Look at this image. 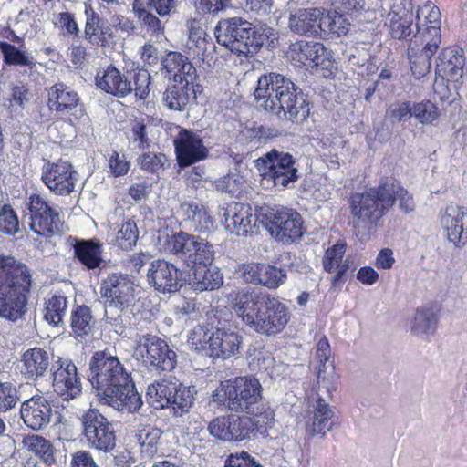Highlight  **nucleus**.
<instances>
[{
    "label": "nucleus",
    "instance_id": "nucleus-1",
    "mask_svg": "<svg viewBox=\"0 0 467 467\" xmlns=\"http://www.w3.org/2000/svg\"><path fill=\"white\" fill-rule=\"evenodd\" d=\"M236 316L257 333L274 336L287 325L290 314L278 298L255 291L233 292L228 295Z\"/></svg>",
    "mask_w": 467,
    "mask_h": 467
},
{
    "label": "nucleus",
    "instance_id": "nucleus-2",
    "mask_svg": "<svg viewBox=\"0 0 467 467\" xmlns=\"http://www.w3.org/2000/svg\"><path fill=\"white\" fill-rule=\"evenodd\" d=\"M254 99L259 107L292 122L306 119L310 108L303 91L285 76L269 73L257 80Z\"/></svg>",
    "mask_w": 467,
    "mask_h": 467
},
{
    "label": "nucleus",
    "instance_id": "nucleus-3",
    "mask_svg": "<svg viewBox=\"0 0 467 467\" xmlns=\"http://www.w3.org/2000/svg\"><path fill=\"white\" fill-rule=\"evenodd\" d=\"M32 275L13 257L0 256V317L16 321L26 312Z\"/></svg>",
    "mask_w": 467,
    "mask_h": 467
},
{
    "label": "nucleus",
    "instance_id": "nucleus-4",
    "mask_svg": "<svg viewBox=\"0 0 467 467\" xmlns=\"http://www.w3.org/2000/svg\"><path fill=\"white\" fill-rule=\"evenodd\" d=\"M261 34L252 23L242 17L221 19L214 28L217 42L238 56H249L257 53L265 41V36L275 37L271 28Z\"/></svg>",
    "mask_w": 467,
    "mask_h": 467
},
{
    "label": "nucleus",
    "instance_id": "nucleus-5",
    "mask_svg": "<svg viewBox=\"0 0 467 467\" xmlns=\"http://www.w3.org/2000/svg\"><path fill=\"white\" fill-rule=\"evenodd\" d=\"M262 392V385L255 377H236L222 383L213 399L231 411L254 413L263 398Z\"/></svg>",
    "mask_w": 467,
    "mask_h": 467
},
{
    "label": "nucleus",
    "instance_id": "nucleus-6",
    "mask_svg": "<svg viewBox=\"0 0 467 467\" xmlns=\"http://www.w3.org/2000/svg\"><path fill=\"white\" fill-rule=\"evenodd\" d=\"M218 319L215 331H210L202 326L195 327L189 335V343L198 351L215 358L226 359L239 352L242 337L231 328L221 326ZM212 327L214 321L211 322Z\"/></svg>",
    "mask_w": 467,
    "mask_h": 467
},
{
    "label": "nucleus",
    "instance_id": "nucleus-7",
    "mask_svg": "<svg viewBox=\"0 0 467 467\" xmlns=\"http://www.w3.org/2000/svg\"><path fill=\"white\" fill-rule=\"evenodd\" d=\"M119 359L107 351H96L89 361L88 381L99 398L116 386L130 379Z\"/></svg>",
    "mask_w": 467,
    "mask_h": 467
},
{
    "label": "nucleus",
    "instance_id": "nucleus-8",
    "mask_svg": "<svg viewBox=\"0 0 467 467\" xmlns=\"http://www.w3.org/2000/svg\"><path fill=\"white\" fill-rule=\"evenodd\" d=\"M260 215L268 233L276 241L290 244L304 234L303 219L296 210L284 207L262 208Z\"/></svg>",
    "mask_w": 467,
    "mask_h": 467
},
{
    "label": "nucleus",
    "instance_id": "nucleus-9",
    "mask_svg": "<svg viewBox=\"0 0 467 467\" xmlns=\"http://www.w3.org/2000/svg\"><path fill=\"white\" fill-rule=\"evenodd\" d=\"M135 285L133 281L121 273H110L102 279L100 284V296L104 299L105 317L113 324L120 321V315L109 317L113 309L123 312L135 302Z\"/></svg>",
    "mask_w": 467,
    "mask_h": 467
},
{
    "label": "nucleus",
    "instance_id": "nucleus-10",
    "mask_svg": "<svg viewBox=\"0 0 467 467\" xmlns=\"http://www.w3.org/2000/svg\"><path fill=\"white\" fill-rule=\"evenodd\" d=\"M385 193V184L369 188L350 198L351 213L358 223L370 225L379 221L390 209V199Z\"/></svg>",
    "mask_w": 467,
    "mask_h": 467
},
{
    "label": "nucleus",
    "instance_id": "nucleus-11",
    "mask_svg": "<svg viewBox=\"0 0 467 467\" xmlns=\"http://www.w3.org/2000/svg\"><path fill=\"white\" fill-rule=\"evenodd\" d=\"M26 212L23 221L31 231L42 237H49L60 231L58 209L50 205L40 195L33 194L26 201Z\"/></svg>",
    "mask_w": 467,
    "mask_h": 467
},
{
    "label": "nucleus",
    "instance_id": "nucleus-12",
    "mask_svg": "<svg viewBox=\"0 0 467 467\" xmlns=\"http://www.w3.org/2000/svg\"><path fill=\"white\" fill-rule=\"evenodd\" d=\"M255 166L265 179L268 178L275 187L282 189L298 178L296 161L292 155L286 152L272 150L258 158Z\"/></svg>",
    "mask_w": 467,
    "mask_h": 467
},
{
    "label": "nucleus",
    "instance_id": "nucleus-13",
    "mask_svg": "<svg viewBox=\"0 0 467 467\" xmlns=\"http://www.w3.org/2000/svg\"><path fill=\"white\" fill-rule=\"evenodd\" d=\"M82 435L88 445L99 451L110 452L116 446V434L109 420L97 409L88 410L81 417Z\"/></svg>",
    "mask_w": 467,
    "mask_h": 467
},
{
    "label": "nucleus",
    "instance_id": "nucleus-14",
    "mask_svg": "<svg viewBox=\"0 0 467 467\" xmlns=\"http://www.w3.org/2000/svg\"><path fill=\"white\" fill-rule=\"evenodd\" d=\"M136 353L140 356L142 363L151 370L171 371L177 363V355L167 342L151 334L139 337Z\"/></svg>",
    "mask_w": 467,
    "mask_h": 467
},
{
    "label": "nucleus",
    "instance_id": "nucleus-15",
    "mask_svg": "<svg viewBox=\"0 0 467 467\" xmlns=\"http://www.w3.org/2000/svg\"><path fill=\"white\" fill-rule=\"evenodd\" d=\"M286 56L296 66L319 67L329 74L335 68L331 50L319 42L300 40L292 43Z\"/></svg>",
    "mask_w": 467,
    "mask_h": 467
},
{
    "label": "nucleus",
    "instance_id": "nucleus-16",
    "mask_svg": "<svg viewBox=\"0 0 467 467\" xmlns=\"http://www.w3.org/2000/svg\"><path fill=\"white\" fill-rule=\"evenodd\" d=\"M78 173L70 162L59 160L48 162L43 168L42 181L55 194L68 195L74 189Z\"/></svg>",
    "mask_w": 467,
    "mask_h": 467
},
{
    "label": "nucleus",
    "instance_id": "nucleus-17",
    "mask_svg": "<svg viewBox=\"0 0 467 467\" xmlns=\"http://www.w3.org/2000/svg\"><path fill=\"white\" fill-rule=\"evenodd\" d=\"M48 107L57 117L74 124L82 115L78 109L79 97L77 92L64 84H56L48 89Z\"/></svg>",
    "mask_w": 467,
    "mask_h": 467
},
{
    "label": "nucleus",
    "instance_id": "nucleus-18",
    "mask_svg": "<svg viewBox=\"0 0 467 467\" xmlns=\"http://www.w3.org/2000/svg\"><path fill=\"white\" fill-rule=\"evenodd\" d=\"M219 216L225 229L238 236H247L256 224V218L249 204L231 202L220 207Z\"/></svg>",
    "mask_w": 467,
    "mask_h": 467
},
{
    "label": "nucleus",
    "instance_id": "nucleus-19",
    "mask_svg": "<svg viewBox=\"0 0 467 467\" xmlns=\"http://www.w3.org/2000/svg\"><path fill=\"white\" fill-rule=\"evenodd\" d=\"M53 390L64 400L77 398L81 393V382L78 377L77 367L67 360H60L51 367Z\"/></svg>",
    "mask_w": 467,
    "mask_h": 467
},
{
    "label": "nucleus",
    "instance_id": "nucleus-20",
    "mask_svg": "<svg viewBox=\"0 0 467 467\" xmlns=\"http://www.w3.org/2000/svg\"><path fill=\"white\" fill-rule=\"evenodd\" d=\"M147 276L154 288L161 293L176 292L182 285V273L175 265L162 259L150 263Z\"/></svg>",
    "mask_w": 467,
    "mask_h": 467
},
{
    "label": "nucleus",
    "instance_id": "nucleus-21",
    "mask_svg": "<svg viewBox=\"0 0 467 467\" xmlns=\"http://www.w3.org/2000/svg\"><path fill=\"white\" fill-rule=\"evenodd\" d=\"M440 224L447 239L455 245L467 242V212L463 207L450 204L440 212Z\"/></svg>",
    "mask_w": 467,
    "mask_h": 467
},
{
    "label": "nucleus",
    "instance_id": "nucleus-22",
    "mask_svg": "<svg viewBox=\"0 0 467 467\" xmlns=\"http://www.w3.org/2000/svg\"><path fill=\"white\" fill-rule=\"evenodd\" d=\"M174 146L178 162L182 167L204 160L208 155L202 138L186 130H180L174 139Z\"/></svg>",
    "mask_w": 467,
    "mask_h": 467
},
{
    "label": "nucleus",
    "instance_id": "nucleus-23",
    "mask_svg": "<svg viewBox=\"0 0 467 467\" xmlns=\"http://www.w3.org/2000/svg\"><path fill=\"white\" fill-rule=\"evenodd\" d=\"M99 403L108 405L119 411L135 412L142 405V400L130 379L121 386L112 388L99 398Z\"/></svg>",
    "mask_w": 467,
    "mask_h": 467
},
{
    "label": "nucleus",
    "instance_id": "nucleus-24",
    "mask_svg": "<svg viewBox=\"0 0 467 467\" xmlns=\"http://www.w3.org/2000/svg\"><path fill=\"white\" fill-rule=\"evenodd\" d=\"M417 34L415 43L423 40L441 43V12L432 3L428 2L420 6L417 10Z\"/></svg>",
    "mask_w": 467,
    "mask_h": 467
},
{
    "label": "nucleus",
    "instance_id": "nucleus-25",
    "mask_svg": "<svg viewBox=\"0 0 467 467\" xmlns=\"http://www.w3.org/2000/svg\"><path fill=\"white\" fill-rule=\"evenodd\" d=\"M324 12L325 10L319 7L298 9L290 14L288 27L299 36H317L321 33Z\"/></svg>",
    "mask_w": 467,
    "mask_h": 467
},
{
    "label": "nucleus",
    "instance_id": "nucleus-26",
    "mask_svg": "<svg viewBox=\"0 0 467 467\" xmlns=\"http://www.w3.org/2000/svg\"><path fill=\"white\" fill-rule=\"evenodd\" d=\"M20 413L27 427L38 431L49 423L52 408L46 398L36 395L22 403Z\"/></svg>",
    "mask_w": 467,
    "mask_h": 467
},
{
    "label": "nucleus",
    "instance_id": "nucleus-27",
    "mask_svg": "<svg viewBox=\"0 0 467 467\" xmlns=\"http://www.w3.org/2000/svg\"><path fill=\"white\" fill-rule=\"evenodd\" d=\"M438 42L423 40L421 42L415 43V37L410 40V44L408 50V56L410 64V69L412 74L420 78L427 74L431 68V58L436 52Z\"/></svg>",
    "mask_w": 467,
    "mask_h": 467
},
{
    "label": "nucleus",
    "instance_id": "nucleus-28",
    "mask_svg": "<svg viewBox=\"0 0 467 467\" xmlns=\"http://www.w3.org/2000/svg\"><path fill=\"white\" fill-rule=\"evenodd\" d=\"M96 85L99 89L116 97L123 98L132 92L131 82L113 66L98 72Z\"/></svg>",
    "mask_w": 467,
    "mask_h": 467
},
{
    "label": "nucleus",
    "instance_id": "nucleus-29",
    "mask_svg": "<svg viewBox=\"0 0 467 467\" xmlns=\"http://www.w3.org/2000/svg\"><path fill=\"white\" fill-rule=\"evenodd\" d=\"M464 66L462 49L446 48L439 55L436 74L442 79L457 81L463 78Z\"/></svg>",
    "mask_w": 467,
    "mask_h": 467
},
{
    "label": "nucleus",
    "instance_id": "nucleus-30",
    "mask_svg": "<svg viewBox=\"0 0 467 467\" xmlns=\"http://www.w3.org/2000/svg\"><path fill=\"white\" fill-rule=\"evenodd\" d=\"M196 238V235L185 232L162 233L157 238L156 246L160 252L183 255L188 258L190 253L192 252Z\"/></svg>",
    "mask_w": 467,
    "mask_h": 467
},
{
    "label": "nucleus",
    "instance_id": "nucleus-31",
    "mask_svg": "<svg viewBox=\"0 0 467 467\" xmlns=\"http://www.w3.org/2000/svg\"><path fill=\"white\" fill-rule=\"evenodd\" d=\"M189 284L199 292L218 289L223 283L222 273L211 265H199L192 267Z\"/></svg>",
    "mask_w": 467,
    "mask_h": 467
},
{
    "label": "nucleus",
    "instance_id": "nucleus-32",
    "mask_svg": "<svg viewBox=\"0 0 467 467\" xmlns=\"http://www.w3.org/2000/svg\"><path fill=\"white\" fill-rule=\"evenodd\" d=\"M161 64L169 78H173L174 82L187 80L188 83H191L196 79V69L181 53L170 52L165 56Z\"/></svg>",
    "mask_w": 467,
    "mask_h": 467
},
{
    "label": "nucleus",
    "instance_id": "nucleus-33",
    "mask_svg": "<svg viewBox=\"0 0 467 467\" xmlns=\"http://www.w3.org/2000/svg\"><path fill=\"white\" fill-rule=\"evenodd\" d=\"M179 213L186 221L192 223V227L197 232L208 233L214 228V221L202 203L195 201L184 202L181 204Z\"/></svg>",
    "mask_w": 467,
    "mask_h": 467
},
{
    "label": "nucleus",
    "instance_id": "nucleus-34",
    "mask_svg": "<svg viewBox=\"0 0 467 467\" xmlns=\"http://www.w3.org/2000/svg\"><path fill=\"white\" fill-rule=\"evenodd\" d=\"M21 372L27 379L43 377L50 366L49 354L41 348H29L22 356Z\"/></svg>",
    "mask_w": 467,
    "mask_h": 467
},
{
    "label": "nucleus",
    "instance_id": "nucleus-35",
    "mask_svg": "<svg viewBox=\"0 0 467 467\" xmlns=\"http://www.w3.org/2000/svg\"><path fill=\"white\" fill-rule=\"evenodd\" d=\"M74 256L88 270L100 267L103 262L102 244L93 240H77L73 244Z\"/></svg>",
    "mask_w": 467,
    "mask_h": 467
},
{
    "label": "nucleus",
    "instance_id": "nucleus-36",
    "mask_svg": "<svg viewBox=\"0 0 467 467\" xmlns=\"http://www.w3.org/2000/svg\"><path fill=\"white\" fill-rule=\"evenodd\" d=\"M194 82L177 81L167 88L163 96L166 107L173 110H182L195 94Z\"/></svg>",
    "mask_w": 467,
    "mask_h": 467
},
{
    "label": "nucleus",
    "instance_id": "nucleus-37",
    "mask_svg": "<svg viewBox=\"0 0 467 467\" xmlns=\"http://www.w3.org/2000/svg\"><path fill=\"white\" fill-rule=\"evenodd\" d=\"M334 416L335 413L328 403L316 404L311 421L306 426L307 434L312 437H325L335 424Z\"/></svg>",
    "mask_w": 467,
    "mask_h": 467
},
{
    "label": "nucleus",
    "instance_id": "nucleus-38",
    "mask_svg": "<svg viewBox=\"0 0 467 467\" xmlns=\"http://www.w3.org/2000/svg\"><path fill=\"white\" fill-rule=\"evenodd\" d=\"M177 387V383L168 380L150 384L146 392L147 400L156 410L169 408L171 399L175 397Z\"/></svg>",
    "mask_w": 467,
    "mask_h": 467
},
{
    "label": "nucleus",
    "instance_id": "nucleus-39",
    "mask_svg": "<svg viewBox=\"0 0 467 467\" xmlns=\"http://www.w3.org/2000/svg\"><path fill=\"white\" fill-rule=\"evenodd\" d=\"M337 375L335 368L327 367L317 374V383L312 387L310 397L316 399V402H327L332 398L336 389Z\"/></svg>",
    "mask_w": 467,
    "mask_h": 467
},
{
    "label": "nucleus",
    "instance_id": "nucleus-40",
    "mask_svg": "<svg viewBox=\"0 0 467 467\" xmlns=\"http://www.w3.org/2000/svg\"><path fill=\"white\" fill-rule=\"evenodd\" d=\"M437 316L431 306L418 308L410 323L411 332L419 337H428L436 328Z\"/></svg>",
    "mask_w": 467,
    "mask_h": 467
},
{
    "label": "nucleus",
    "instance_id": "nucleus-41",
    "mask_svg": "<svg viewBox=\"0 0 467 467\" xmlns=\"http://www.w3.org/2000/svg\"><path fill=\"white\" fill-rule=\"evenodd\" d=\"M96 319L88 306H77L71 312L70 325L77 337H83L91 333Z\"/></svg>",
    "mask_w": 467,
    "mask_h": 467
},
{
    "label": "nucleus",
    "instance_id": "nucleus-42",
    "mask_svg": "<svg viewBox=\"0 0 467 467\" xmlns=\"http://www.w3.org/2000/svg\"><path fill=\"white\" fill-rule=\"evenodd\" d=\"M0 51L3 54L4 62L7 65L29 69L36 65L35 57L29 52L21 50L9 43L0 42Z\"/></svg>",
    "mask_w": 467,
    "mask_h": 467
},
{
    "label": "nucleus",
    "instance_id": "nucleus-43",
    "mask_svg": "<svg viewBox=\"0 0 467 467\" xmlns=\"http://www.w3.org/2000/svg\"><path fill=\"white\" fill-rule=\"evenodd\" d=\"M86 24L84 29V37L92 45L103 44L105 41V31L101 25V18L91 6L85 8Z\"/></svg>",
    "mask_w": 467,
    "mask_h": 467
},
{
    "label": "nucleus",
    "instance_id": "nucleus-44",
    "mask_svg": "<svg viewBox=\"0 0 467 467\" xmlns=\"http://www.w3.org/2000/svg\"><path fill=\"white\" fill-rule=\"evenodd\" d=\"M161 430L150 425L135 431L134 437L140 446V451L147 458H151L157 451L158 441L161 438Z\"/></svg>",
    "mask_w": 467,
    "mask_h": 467
},
{
    "label": "nucleus",
    "instance_id": "nucleus-45",
    "mask_svg": "<svg viewBox=\"0 0 467 467\" xmlns=\"http://www.w3.org/2000/svg\"><path fill=\"white\" fill-rule=\"evenodd\" d=\"M385 193L390 199V208L393 206L396 200L399 201V205L401 211L405 213L411 212L414 209V202L411 195L405 190L400 182L390 181L384 182Z\"/></svg>",
    "mask_w": 467,
    "mask_h": 467
},
{
    "label": "nucleus",
    "instance_id": "nucleus-46",
    "mask_svg": "<svg viewBox=\"0 0 467 467\" xmlns=\"http://www.w3.org/2000/svg\"><path fill=\"white\" fill-rule=\"evenodd\" d=\"M251 414L253 415L251 418L253 432L256 431L262 436H267L268 430L275 423L274 410L267 404H261L260 406L258 404L254 412Z\"/></svg>",
    "mask_w": 467,
    "mask_h": 467
},
{
    "label": "nucleus",
    "instance_id": "nucleus-47",
    "mask_svg": "<svg viewBox=\"0 0 467 467\" xmlns=\"http://www.w3.org/2000/svg\"><path fill=\"white\" fill-rule=\"evenodd\" d=\"M349 27L348 20L337 11L328 12L327 16L322 17L321 32L341 36L348 34Z\"/></svg>",
    "mask_w": 467,
    "mask_h": 467
},
{
    "label": "nucleus",
    "instance_id": "nucleus-48",
    "mask_svg": "<svg viewBox=\"0 0 467 467\" xmlns=\"http://www.w3.org/2000/svg\"><path fill=\"white\" fill-rule=\"evenodd\" d=\"M67 308V300L63 296H53L47 302L45 307V319L51 325L59 326L66 315Z\"/></svg>",
    "mask_w": 467,
    "mask_h": 467
},
{
    "label": "nucleus",
    "instance_id": "nucleus-49",
    "mask_svg": "<svg viewBox=\"0 0 467 467\" xmlns=\"http://www.w3.org/2000/svg\"><path fill=\"white\" fill-rule=\"evenodd\" d=\"M412 117L420 124H433L440 117V109L431 100L412 103Z\"/></svg>",
    "mask_w": 467,
    "mask_h": 467
},
{
    "label": "nucleus",
    "instance_id": "nucleus-50",
    "mask_svg": "<svg viewBox=\"0 0 467 467\" xmlns=\"http://www.w3.org/2000/svg\"><path fill=\"white\" fill-rule=\"evenodd\" d=\"M259 285L275 289L279 287L286 280V272L282 268L261 264Z\"/></svg>",
    "mask_w": 467,
    "mask_h": 467
},
{
    "label": "nucleus",
    "instance_id": "nucleus-51",
    "mask_svg": "<svg viewBox=\"0 0 467 467\" xmlns=\"http://www.w3.org/2000/svg\"><path fill=\"white\" fill-rule=\"evenodd\" d=\"M213 249L206 240L197 236L192 252L188 256V261L192 266L199 265H211L213 260Z\"/></svg>",
    "mask_w": 467,
    "mask_h": 467
},
{
    "label": "nucleus",
    "instance_id": "nucleus-52",
    "mask_svg": "<svg viewBox=\"0 0 467 467\" xmlns=\"http://www.w3.org/2000/svg\"><path fill=\"white\" fill-rule=\"evenodd\" d=\"M389 17V32L394 38L401 39L409 36L411 33V17L407 12L401 15L392 13Z\"/></svg>",
    "mask_w": 467,
    "mask_h": 467
},
{
    "label": "nucleus",
    "instance_id": "nucleus-53",
    "mask_svg": "<svg viewBox=\"0 0 467 467\" xmlns=\"http://www.w3.org/2000/svg\"><path fill=\"white\" fill-rule=\"evenodd\" d=\"M139 232L133 220L124 222L119 229L116 243L123 250H130L137 243Z\"/></svg>",
    "mask_w": 467,
    "mask_h": 467
},
{
    "label": "nucleus",
    "instance_id": "nucleus-54",
    "mask_svg": "<svg viewBox=\"0 0 467 467\" xmlns=\"http://www.w3.org/2000/svg\"><path fill=\"white\" fill-rule=\"evenodd\" d=\"M230 430L229 441H243L249 438L250 434L253 433V422L250 417H238L230 416Z\"/></svg>",
    "mask_w": 467,
    "mask_h": 467
},
{
    "label": "nucleus",
    "instance_id": "nucleus-55",
    "mask_svg": "<svg viewBox=\"0 0 467 467\" xmlns=\"http://www.w3.org/2000/svg\"><path fill=\"white\" fill-rule=\"evenodd\" d=\"M314 368L316 374L319 371L327 369V367L335 368L331 359V348L327 338L321 337L317 344L316 354L314 358Z\"/></svg>",
    "mask_w": 467,
    "mask_h": 467
},
{
    "label": "nucleus",
    "instance_id": "nucleus-56",
    "mask_svg": "<svg viewBox=\"0 0 467 467\" xmlns=\"http://www.w3.org/2000/svg\"><path fill=\"white\" fill-rule=\"evenodd\" d=\"M344 254L345 245L342 244H337L328 248L323 257L324 270L327 273H332L342 265H348L347 262H343Z\"/></svg>",
    "mask_w": 467,
    "mask_h": 467
},
{
    "label": "nucleus",
    "instance_id": "nucleus-57",
    "mask_svg": "<svg viewBox=\"0 0 467 467\" xmlns=\"http://www.w3.org/2000/svg\"><path fill=\"white\" fill-rule=\"evenodd\" d=\"M0 231L15 235L19 231V220L14 210L5 205L0 211Z\"/></svg>",
    "mask_w": 467,
    "mask_h": 467
},
{
    "label": "nucleus",
    "instance_id": "nucleus-58",
    "mask_svg": "<svg viewBox=\"0 0 467 467\" xmlns=\"http://www.w3.org/2000/svg\"><path fill=\"white\" fill-rule=\"evenodd\" d=\"M175 397L171 399L170 407L175 416H182L188 412L192 405L193 397L185 389H176Z\"/></svg>",
    "mask_w": 467,
    "mask_h": 467
},
{
    "label": "nucleus",
    "instance_id": "nucleus-59",
    "mask_svg": "<svg viewBox=\"0 0 467 467\" xmlns=\"http://www.w3.org/2000/svg\"><path fill=\"white\" fill-rule=\"evenodd\" d=\"M19 398L16 387L9 382L0 383V411L14 408Z\"/></svg>",
    "mask_w": 467,
    "mask_h": 467
},
{
    "label": "nucleus",
    "instance_id": "nucleus-60",
    "mask_svg": "<svg viewBox=\"0 0 467 467\" xmlns=\"http://www.w3.org/2000/svg\"><path fill=\"white\" fill-rule=\"evenodd\" d=\"M230 416H221L213 419L208 425L212 436L218 440L229 441Z\"/></svg>",
    "mask_w": 467,
    "mask_h": 467
},
{
    "label": "nucleus",
    "instance_id": "nucleus-61",
    "mask_svg": "<svg viewBox=\"0 0 467 467\" xmlns=\"http://www.w3.org/2000/svg\"><path fill=\"white\" fill-rule=\"evenodd\" d=\"M166 161L167 159L163 154L145 153L139 157L138 164L142 170L158 172L163 169Z\"/></svg>",
    "mask_w": 467,
    "mask_h": 467
},
{
    "label": "nucleus",
    "instance_id": "nucleus-62",
    "mask_svg": "<svg viewBox=\"0 0 467 467\" xmlns=\"http://www.w3.org/2000/svg\"><path fill=\"white\" fill-rule=\"evenodd\" d=\"M137 14L140 23L157 38L163 34V26L157 16L145 9H138Z\"/></svg>",
    "mask_w": 467,
    "mask_h": 467
},
{
    "label": "nucleus",
    "instance_id": "nucleus-63",
    "mask_svg": "<svg viewBox=\"0 0 467 467\" xmlns=\"http://www.w3.org/2000/svg\"><path fill=\"white\" fill-rule=\"evenodd\" d=\"M26 444L31 451L46 460L52 456L51 443L41 436H30L26 441Z\"/></svg>",
    "mask_w": 467,
    "mask_h": 467
},
{
    "label": "nucleus",
    "instance_id": "nucleus-64",
    "mask_svg": "<svg viewBox=\"0 0 467 467\" xmlns=\"http://www.w3.org/2000/svg\"><path fill=\"white\" fill-rule=\"evenodd\" d=\"M224 467H262L254 457L245 451L232 453L225 461Z\"/></svg>",
    "mask_w": 467,
    "mask_h": 467
}]
</instances>
